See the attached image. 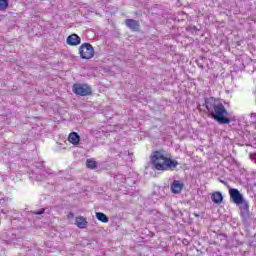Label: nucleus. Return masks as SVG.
I'll list each match as a JSON object with an SVG mask.
<instances>
[{
	"label": "nucleus",
	"instance_id": "7ed1b4c3",
	"mask_svg": "<svg viewBox=\"0 0 256 256\" xmlns=\"http://www.w3.org/2000/svg\"><path fill=\"white\" fill-rule=\"evenodd\" d=\"M79 55L81 59H93L95 57V49L90 43H83L79 47Z\"/></svg>",
	"mask_w": 256,
	"mask_h": 256
},
{
	"label": "nucleus",
	"instance_id": "1a4fd4ad",
	"mask_svg": "<svg viewBox=\"0 0 256 256\" xmlns=\"http://www.w3.org/2000/svg\"><path fill=\"white\" fill-rule=\"evenodd\" d=\"M75 225L78 229H87V219L83 216L76 217Z\"/></svg>",
	"mask_w": 256,
	"mask_h": 256
},
{
	"label": "nucleus",
	"instance_id": "423d86ee",
	"mask_svg": "<svg viewBox=\"0 0 256 256\" xmlns=\"http://www.w3.org/2000/svg\"><path fill=\"white\" fill-rule=\"evenodd\" d=\"M230 198L232 199L233 203L236 205H241L245 199L243 198V194L239 192L238 189L230 188L229 189Z\"/></svg>",
	"mask_w": 256,
	"mask_h": 256
},
{
	"label": "nucleus",
	"instance_id": "f8f14e48",
	"mask_svg": "<svg viewBox=\"0 0 256 256\" xmlns=\"http://www.w3.org/2000/svg\"><path fill=\"white\" fill-rule=\"evenodd\" d=\"M211 200L213 201V203H215L216 205H221V203H223V194H221V192H214L211 195Z\"/></svg>",
	"mask_w": 256,
	"mask_h": 256
},
{
	"label": "nucleus",
	"instance_id": "f3484780",
	"mask_svg": "<svg viewBox=\"0 0 256 256\" xmlns=\"http://www.w3.org/2000/svg\"><path fill=\"white\" fill-rule=\"evenodd\" d=\"M43 177L40 178V181H43V179H46L47 178V171H43L42 174H41Z\"/></svg>",
	"mask_w": 256,
	"mask_h": 256
},
{
	"label": "nucleus",
	"instance_id": "6ab92c4d",
	"mask_svg": "<svg viewBox=\"0 0 256 256\" xmlns=\"http://www.w3.org/2000/svg\"><path fill=\"white\" fill-rule=\"evenodd\" d=\"M251 116H252V117H255V113H252Z\"/></svg>",
	"mask_w": 256,
	"mask_h": 256
},
{
	"label": "nucleus",
	"instance_id": "f03ea898",
	"mask_svg": "<svg viewBox=\"0 0 256 256\" xmlns=\"http://www.w3.org/2000/svg\"><path fill=\"white\" fill-rule=\"evenodd\" d=\"M151 163L157 171H173L179 163L171 158L165 156L161 151H155L151 155Z\"/></svg>",
	"mask_w": 256,
	"mask_h": 256
},
{
	"label": "nucleus",
	"instance_id": "2eb2a0df",
	"mask_svg": "<svg viewBox=\"0 0 256 256\" xmlns=\"http://www.w3.org/2000/svg\"><path fill=\"white\" fill-rule=\"evenodd\" d=\"M9 7V0H0V11H6Z\"/></svg>",
	"mask_w": 256,
	"mask_h": 256
},
{
	"label": "nucleus",
	"instance_id": "9d476101",
	"mask_svg": "<svg viewBox=\"0 0 256 256\" xmlns=\"http://www.w3.org/2000/svg\"><path fill=\"white\" fill-rule=\"evenodd\" d=\"M126 26L132 31H139V21L134 19H126Z\"/></svg>",
	"mask_w": 256,
	"mask_h": 256
},
{
	"label": "nucleus",
	"instance_id": "dca6fc26",
	"mask_svg": "<svg viewBox=\"0 0 256 256\" xmlns=\"http://www.w3.org/2000/svg\"><path fill=\"white\" fill-rule=\"evenodd\" d=\"M45 213V208H41L38 211L32 212V215H43Z\"/></svg>",
	"mask_w": 256,
	"mask_h": 256
},
{
	"label": "nucleus",
	"instance_id": "f257e3e1",
	"mask_svg": "<svg viewBox=\"0 0 256 256\" xmlns=\"http://www.w3.org/2000/svg\"><path fill=\"white\" fill-rule=\"evenodd\" d=\"M205 107L210 117L220 123V125H229L231 123V119L227 117V115H229V112L223 104L217 103L215 98L210 97L206 99Z\"/></svg>",
	"mask_w": 256,
	"mask_h": 256
},
{
	"label": "nucleus",
	"instance_id": "ddd939ff",
	"mask_svg": "<svg viewBox=\"0 0 256 256\" xmlns=\"http://www.w3.org/2000/svg\"><path fill=\"white\" fill-rule=\"evenodd\" d=\"M96 218L98 219V221H101L102 223H109V218L103 212H97Z\"/></svg>",
	"mask_w": 256,
	"mask_h": 256
},
{
	"label": "nucleus",
	"instance_id": "a211bd4d",
	"mask_svg": "<svg viewBox=\"0 0 256 256\" xmlns=\"http://www.w3.org/2000/svg\"><path fill=\"white\" fill-rule=\"evenodd\" d=\"M73 217H74L73 213H69V214L67 215V218H68V219H73Z\"/></svg>",
	"mask_w": 256,
	"mask_h": 256
},
{
	"label": "nucleus",
	"instance_id": "20e7f679",
	"mask_svg": "<svg viewBox=\"0 0 256 256\" xmlns=\"http://www.w3.org/2000/svg\"><path fill=\"white\" fill-rule=\"evenodd\" d=\"M72 91L76 95H80V97H87V95H91V87L87 84H74Z\"/></svg>",
	"mask_w": 256,
	"mask_h": 256
},
{
	"label": "nucleus",
	"instance_id": "9b49d317",
	"mask_svg": "<svg viewBox=\"0 0 256 256\" xmlns=\"http://www.w3.org/2000/svg\"><path fill=\"white\" fill-rule=\"evenodd\" d=\"M68 141L72 145H78L79 141H81V136L77 132H71L68 136Z\"/></svg>",
	"mask_w": 256,
	"mask_h": 256
},
{
	"label": "nucleus",
	"instance_id": "39448f33",
	"mask_svg": "<svg viewBox=\"0 0 256 256\" xmlns=\"http://www.w3.org/2000/svg\"><path fill=\"white\" fill-rule=\"evenodd\" d=\"M250 215L251 214L249 212V202L247 200H243L240 203V217H241L243 223H247Z\"/></svg>",
	"mask_w": 256,
	"mask_h": 256
},
{
	"label": "nucleus",
	"instance_id": "4468645a",
	"mask_svg": "<svg viewBox=\"0 0 256 256\" xmlns=\"http://www.w3.org/2000/svg\"><path fill=\"white\" fill-rule=\"evenodd\" d=\"M86 167H88V169H95L97 167V162L93 159H87Z\"/></svg>",
	"mask_w": 256,
	"mask_h": 256
},
{
	"label": "nucleus",
	"instance_id": "0eeeda50",
	"mask_svg": "<svg viewBox=\"0 0 256 256\" xmlns=\"http://www.w3.org/2000/svg\"><path fill=\"white\" fill-rule=\"evenodd\" d=\"M170 189L174 195H179L183 191V182L180 180H174L170 186Z\"/></svg>",
	"mask_w": 256,
	"mask_h": 256
},
{
	"label": "nucleus",
	"instance_id": "6e6552de",
	"mask_svg": "<svg viewBox=\"0 0 256 256\" xmlns=\"http://www.w3.org/2000/svg\"><path fill=\"white\" fill-rule=\"evenodd\" d=\"M67 45H71L73 47L77 45H81V37H79L77 34H71L66 39Z\"/></svg>",
	"mask_w": 256,
	"mask_h": 256
}]
</instances>
